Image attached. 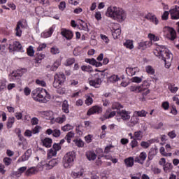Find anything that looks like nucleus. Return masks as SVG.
<instances>
[{
  "mask_svg": "<svg viewBox=\"0 0 179 179\" xmlns=\"http://www.w3.org/2000/svg\"><path fill=\"white\" fill-rule=\"evenodd\" d=\"M168 136H169L171 139H174V138H176L177 134H176V131L173 130L171 131H169L168 133Z\"/></svg>",
  "mask_w": 179,
  "mask_h": 179,
  "instance_id": "e2e57ef3",
  "label": "nucleus"
},
{
  "mask_svg": "<svg viewBox=\"0 0 179 179\" xmlns=\"http://www.w3.org/2000/svg\"><path fill=\"white\" fill-rule=\"evenodd\" d=\"M159 152L162 156H164L165 157H170L172 156L171 152H166V149H164V147H161L159 149Z\"/></svg>",
  "mask_w": 179,
  "mask_h": 179,
  "instance_id": "c9c22d12",
  "label": "nucleus"
},
{
  "mask_svg": "<svg viewBox=\"0 0 179 179\" xmlns=\"http://www.w3.org/2000/svg\"><path fill=\"white\" fill-rule=\"evenodd\" d=\"M163 170L165 173H170L173 170V164L167 162L163 166Z\"/></svg>",
  "mask_w": 179,
  "mask_h": 179,
  "instance_id": "bb28decb",
  "label": "nucleus"
},
{
  "mask_svg": "<svg viewBox=\"0 0 179 179\" xmlns=\"http://www.w3.org/2000/svg\"><path fill=\"white\" fill-rule=\"evenodd\" d=\"M154 54L164 62L165 66L166 68H170L171 65V61H173V54L170 52V50L166 48L164 45L158 46L155 50Z\"/></svg>",
  "mask_w": 179,
  "mask_h": 179,
  "instance_id": "f257e3e1",
  "label": "nucleus"
},
{
  "mask_svg": "<svg viewBox=\"0 0 179 179\" xmlns=\"http://www.w3.org/2000/svg\"><path fill=\"white\" fill-rule=\"evenodd\" d=\"M6 79L2 78L0 80V92H3L6 89Z\"/></svg>",
  "mask_w": 179,
  "mask_h": 179,
  "instance_id": "473e14b6",
  "label": "nucleus"
},
{
  "mask_svg": "<svg viewBox=\"0 0 179 179\" xmlns=\"http://www.w3.org/2000/svg\"><path fill=\"white\" fill-rule=\"evenodd\" d=\"M140 159H141V161L143 163L146 160V157H148V155L145 152H142L139 155Z\"/></svg>",
  "mask_w": 179,
  "mask_h": 179,
  "instance_id": "bf43d9fd",
  "label": "nucleus"
},
{
  "mask_svg": "<svg viewBox=\"0 0 179 179\" xmlns=\"http://www.w3.org/2000/svg\"><path fill=\"white\" fill-rule=\"evenodd\" d=\"M54 79L57 80L60 83H64L66 80V77L63 73H57L55 75Z\"/></svg>",
  "mask_w": 179,
  "mask_h": 179,
  "instance_id": "f3484780",
  "label": "nucleus"
},
{
  "mask_svg": "<svg viewBox=\"0 0 179 179\" xmlns=\"http://www.w3.org/2000/svg\"><path fill=\"white\" fill-rule=\"evenodd\" d=\"M106 15L108 17H110L117 22H124L127 19V13L125 11L115 6H110L107 8Z\"/></svg>",
  "mask_w": 179,
  "mask_h": 179,
  "instance_id": "f03ea898",
  "label": "nucleus"
},
{
  "mask_svg": "<svg viewBox=\"0 0 179 179\" xmlns=\"http://www.w3.org/2000/svg\"><path fill=\"white\" fill-rule=\"evenodd\" d=\"M71 129H73V126H72L69 124H67L62 127V131H64V132L71 131Z\"/></svg>",
  "mask_w": 179,
  "mask_h": 179,
  "instance_id": "c03bdc74",
  "label": "nucleus"
},
{
  "mask_svg": "<svg viewBox=\"0 0 179 179\" xmlns=\"http://www.w3.org/2000/svg\"><path fill=\"white\" fill-rule=\"evenodd\" d=\"M112 35L113 38H119L120 36H121V29L120 28L115 29L113 32H112Z\"/></svg>",
  "mask_w": 179,
  "mask_h": 179,
  "instance_id": "72a5a7b5",
  "label": "nucleus"
},
{
  "mask_svg": "<svg viewBox=\"0 0 179 179\" xmlns=\"http://www.w3.org/2000/svg\"><path fill=\"white\" fill-rule=\"evenodd\" d=\"M51 54H53V55H56V54H59V49L57 47H52L50 49Z\"/></svg>",
  "mask_w": 179,
  "mask_h": 179,
  "instance_id": "6e6d98bb",
  "label": "nucleus"
},
{
  "mask_svg": "<svg viewBox=\"0 0 179 179\" xmlns=\"http://www.w3.org/2000/svg\"><path fill=\"white\" fill-rule=\"evenodd\" d=\"M86 157L90 162H94L97 159V154L93 150H89L86 152Z\"/></svg>",
  "mask_w": 179,
  "mask_h": 179,
  "instance_id": "2eb2a0df",
  "label": "nucleus"
},
{
  "mask_svg": "<svg viewBox=\"0 0 179 179\" xmlns=\"http://www.w3.org/2000/svg\"><path fill=\"white\" fill-rule=\"evenodd\" d=\"M42 115L45 120H53L54 119V112L51 110L43 112Z\"/></svg>",
  "mask_w": 179,
  "mask_h": 179,
  "instance_id": "5701e85b",
  "label": "nucleus"
},
{
  "mask_svg": "<svg viewBox=\"0 0 179 179\" xmlns=\"http://www.w3.org/2000/svg\"><path fill=\"white\" fill-rule=\"evenodd\" d=\"M134 157H129L124 159V164H126V167H132L134 166Z\"/></svg>",
  "mask_w": 179,
  "mask_h": 179,
  "instance_id": "393cba45",
  "label": "nucleus"
},
{
  "mask_svg": "<svg viewBox=\"0 0 179 179\" xmlns=\"http://www.w3.org/2000/svg\"><path fill=\"white\" fill-rule=\"evenodd\" d=\"M62 110L66 114H68L69 113V105L68 104L67 101H64L63 102Z\"/></svg>",
  "mask_w": 179,
  "mask_h": 179,
  "instance_id": "e433bc0d",
  "label": "nucleus"
},
{
  "mask_svg": "<svg viewBox=\"0 0 179 179\" xmlns=\"http://www.w3.org/2000/svg\"><path fill=\"white\" fill-rule=\"evenodd\" d=\"M38 171L37 170V168H36V167H31V168L28 169L26 171L25 174L27 176H33V174H36V173Z\"/></svg>",
  "mask_w": 179,
  "mask_h": 179,
  "instance_id": "a878e982",
  "label": "nucleus"
},
{
  "mask_svg": "<svg viewBox=\"0 0 179 179\" xmlns=\"http://www.w3.org/2000/svg\"><path fill=\"white\" fill-rule=\"evenodd\" d=\"M85 62H87V64H90V65H93L94 66V65L96 64V59H85Z\"/></svg>",
  "mask_w": 179,
  "mask_h": 179,
  "instance_id": "680f3d73",
  "label": "nucleus"
},
{
  "mask_svg": "<svg viewBox=\"0 0 179 179\" xmlns=\"http://www.w3.org/2000/svg\"><path fill=\"white\" fill-rule=\"evenodd\" d=\"M170 15V12L169 11H165L162 15V20H168L169 19V15Z\"/></svg>",
  "mask_w": 179,
  "mask_h": 179,
  "instance_id": "0e129e2a",
  "label": "nucleus"
},
{
  "mask_svg": "<svg viewBox=\"0 0 179 179\" xmlns=\"http://www.w3.org/2000/svg\"><path fill=\"white\" fill-rule=\"evenodd\" d=\"M143 138V133L142 131H135L134 134V139L141 141Z\"/></svg>",
  "mask_w": 179,
  "mask_h": 179,
  "instance_id": "cd10ccee",
  "label": "nucleus"
},
{
  "mask_svg": "<svg viewBox=\"0 0 179 179\" xmlns=\"http://www.w3.org/2000/svg\"><path fill=\"white\" fill-rule=\"evenodd\" d=\"M31 97L35 101L47 103L51 99V95L45 89L38 87L31 92Z\"/></svg>",
  "mask_w": 179,
  "mask_h": 179,
  "instance_id": "7ed1b4c3",
  "label": "nucleus"
},
{
  "mask_svg": "<svg viewBox=\"0 0 179 179\" xmlns=\"http://www.w3.org/2000/svg\"><path fill=\"white\" fill-rule=\"evenodd\" d=\"M85 104L87 106H91V104H93V98L90 96H87L85 99Z\"/></svg>",
  "mask_w": 179,
  "mask_h": 179,
  "instance_id": "13d9d810",
  "label": "nucleus"
},
{
  "mask_svg": "<svg viewBox=\"0 0 179 179\" xmlns=\"http://www.w3.org/2000/svg\"><path fill=\"white\" fill-rule=\"evenodd\" d=\"M131 81L133 82V83H141V82H142V77H138V76L133 77L131 79Z\"/></svg>",
  "mask_w": 179,
  "mask_h": 179,
  "instance_id": "3c124183",
  "label": "nucleus"
},
{
  "mask_svg": "<svg viewBox=\"0 0 179 179\" xmlns=\"http://www.w3.org/2000/svg\"><path fill=\"white\" fill-rule=\"evenodd\" d=\"M124 45L129 50H134V41H132V40H127L124 42Z\"/></svg>",
  "mask_w": 179,
  "mask_h": 179,
  "instance_id": "c85d7f7f",
  "label": "nucleus"
},
{
  "mask_svg": "<svg viewBox=\"0 0 179 179\" xmlns=\"http://www.w3.org/2000/svg\"><path fill=\"white\" fill-rule=\"evenodd\" d=\"M95 153H96V157H98L99 160H100V159H101V157H104V152L103 151V149H101V148H96Z\"/></svg>",
  "mask_w": 179,
  "mask_h": 179,
  "instance_id": "7c9ffc66",
  "label": "nucleus"
},
{
  "mask_svg": "<svg viewBox=\"0 0 179 179\" xmlns=\"http://www.w3.org/2000/svg\"><path fill=\"white\" fill-rule=\"evenodd\" d=\"M121 108H124V106L122 105H121V103H118V102H113L112 103V109L113 110H117V111H119V110H121Z\"/></svg>",
  "mask_w": 179,
  "mask_h": 179,
  "instance_id": "2f4dec72",
  "label": "nucleus"
},
{
  "mask_svg": "<svg viewBox=\"0 0 179 179\" xmlns=\"http://www.w3.org/2000/svg\"><path fill=\"white\" fill-rule=\"evenodd\" d=\"M52 136H55V138H58L61 136V131L58 129H55L53 131Z\"/></svg>",
  "mask_w": 179,
  "mask_h": 179,
  "instance_id": "052dcab7",
  "label": "nucleus"
},
{
  "mask_svg": "<svg viewBox=\"0 0 179 179\" xmlns=\"http://www.w3.org/2000/svg\"><path fill=\"white\" fill-rule=\"evenodd\" d=\"M57 152L55 151V150L51 148L48 153V157L51 158L53 156H57Z\"/></svg>",
  "mask_w": 179,
  "mask_h": 179,
  "instance_id": "603ef678",
  "label": "nucleus"
},
{
  "mask_svg": "<svg viewBox=\"0 0 179 179\" xmlns=\"http://www.w3.org/2000/svg\"><path fill=\"white\" fill-rule=\"evenodd\" d=\"M63 84H64L63 83H60L59 81L54 78L53 87H55V89H57L58 87H61V85Z\"/></svg>",
  "mask_w": 179,
  "mask_h": 179,
  "instance_id": "5fc2aeb1",
  "label": "nucleus"
},
{
  "mask_svg": "<svg viewBox=\"0 0 179 179\" xmlns=\"http://www.w3.org/2000/svg\"><path fill=\"white\" fill-rule=\"evenodd\" d=\"M146 19H148V20H150V22H152V23H153L156 26L159 24V20L157 19V17H156V15L153 14H148L146 16Z\"/></svg>",
  "mask_w": 179,
  "mask_h": 179,
  "instance_id": "412c9836",
  "label": "nucleus"
},
{
  "mask_svg": "<svg viewBox=\"0 0 179 179\" xmlns=\"http://www.w3.org/2000/svg\"><path fill=\"white\" fill-rule=\"evenodd\" d=\"M35 10L37 15H38L39 16L44 13V9H43L41 7L36 8Z\"/></svg>",
  "mask_w": 179,
  "mask_h": 179,
  "instance_id": "774afa93",
  "label": "nucleus"
},
{
  "mask_svg": "<svg viewBox=\"0 0 179 179\" xmlns=\"http://www.w3.org/2000/svg\"><path fill=\"white\" fill-rule=\"evenodd\" d=\"M9 48L13 51H22L23 50V47L19 41H14L13 44H10Z\"/></svg>",
  "mask_w": 179,
  "mask_h": 179,
  "instance_id": "f8f14e48",
  "label": "nucleus"
},
{
  "mask_svg": "<svg viewBox=\"0 0 179 179\" xmlns=\"http://www.w3.org/2000/svg\"><path fill=\"white\" fill-rule=\"evenodd\" d=\"M92 139H93V135L92 134H88L85 137V141L87 143H91Z\"/></svg>",
  "mask_w": 179,
  "mask_h": 179,
  "instance_id": "4d7b16f0",
  "label": "nucleus"
},
{
  "mask_svg": "<svg viewBox=\"0 0 179 179\" xmlns=\"http://www.w3.org/2000/svg\"><path fill=\"white\" fill-rule=\"evenodd\" d=\"M81 71L83 72H93V69L90 66H82Z\"/></svg>",
  "mask_w": 179,
  "mask_h": 179,
  "instance_id": "49530a36",
  "label": "nucleus"
},
{
  "mask_svg": "<svg viewBox=\"0 0 179 179\" xmlns=\"http://www.w3.org/2000/svg\"><path fill=\"white\" fill-rule=\"evenodd\" d=\"M61 34L63 35V36L65 37L66 40H71L72 37H73V34L72 31L66 29H62Z\"/></svg>",
  "mask_w": 179,
  "mask_h": 179,
  "instance_id": "aec40b11",
  "label": "nucleus"
},
{
  "mask_svg": "<svg viewBox=\"0 0 179 179\" xmlns=\"http://www.w3.org/2000/svg\"><path fill=\"white\" fill-rule=\"evenodd\" d=\"M66 121V116L65 115H62L60 117H58L55 119V122L58 124H62Z\"/></svg>",
  "mask_w": 179,
  "mask_h": 179,
  "instance_id": "4c0bfd02",
  "label": "nucleus"
},
{
  "mask_svg": "<svg viewBox=\"0 0 179 179\" xmlns=\"http://www.w3.org/2000/svg\"><path fill=\"white\" fill-rule=\"evenodd\" d=\"M145 72H147L148 75H155V71L152 66L148 65L145 66Z\"/></svg>",
  "mask_w": 179,
  "mask_h": 179,
  "instance_id": "ea45409f",
  "label": "nucleus"
},
{
  "mask_svg": "<svg viewBox=\"0 0 179 179\" xmlns=\"http://www.w3.org/2000/svg\"><path fill=\"white\" fill-rule=\"evenodd\" d=\"M22 76H23V73H22V71H14L8 75V79L10 82H13V80H16V79H19V78Z\"/></svg>",
  "mask_w": 179,
  "mask_h": 179,
  "instance_id": "9d476101",
  "label": "nucleus"
},
{
  "mask_svg": "<svg viewBox=\"0 0 179 179\" xmlns=\"http://www.w3.org/2000/svg\"><path fill=\"white\" fill-rule=\"evenodd\" d=\"M27 54L29 57L34 56V48L33 46H29L27 50Z\"/></svg>",
  "mask_w": 179,
  "mask_h": 179,
  "instance_id": "09e8293b",
  "label": "nucleus"
},
{
  "mask_svg": "<svg viewBox=\"0 0 179 179\" xmlns=\"http://www.w3.org/2000/svg\"><path fill=\"white\" fill-rule=\"evenodd\" d=\"M150 141H142L141 143V146L144 149H148L149 146H150Z\"/></svg>",
  "mask_w": 179,
  "mask_h": 179,
  "instance_id": "864d4df0",
  "label": "nucleus"
},
{
  "mask_svg": "<svg viewBox=\"0 0 179 179\" xmlns=\"http://www.w3.org/2000/svg\"><path fill=\"white\" fill-rule=\"evenodd\" d=\"M148 37H150V38L152 41H159V37H157L155 34H150L148 35Z\"/></svg>",
  "mask_w": 179,
  "mask_h": 179,
  "instance_id": "338daca9",
  "label": "nucleus"
},
{
  "mask_svg": "<svg viewBox=\"0 0 179 179\" xmlns=\"http://www.w3.org/2000/svg\"><path fill=\"white\" fill-rule=\"evenodd\" d=\"M83 176V169H81L78 172H72L71 176L73 178H79V177H82Z\"/></svg>",
  "mask_w": 179,
  "mask_h": 179,
  "instance_id": "79ce46f5",
  "label": "nucleus"
},
{
  "mask_svg": "<svg viewBox=\"0 0 179 179\" xmlns=\"http://www.w3.org/2000/svg\"><path fill=\"white\" fill-rule=\"evenodd\" d=\"M169 13L171 19L173 20L179 19V6H175L174 7H172L169 10Z\"/></svg>",
  "mask_w": 179,
  "mask_h": 179,
  "instance_id": "0eeeda50",
  "label": "nucleus"
},
{
  "mask_svg": "<svg viewBox=\"0 0 179 179\" xmlns=\"http://www.w3.org/2000/svg\"><path fill=\"white\" fill-rule=\"evenodd\" d=\"M36 83L42 87H45L47 86V83H45V81L43 80L37 79L36 80Z\"/></svg>",
  "mask_w": 179,
  "mask_h": 179,
  "instance_id": "de8ad7c7",
  "label": "nucleus"
},
{
  "mask_svg": "<svg viewBox=\"0 0 179 179\" xmlns=\"http://www.w3.org/2000/svg\"><path fill=\"white\" fill-rule=\"evenodd\" d=\"M134 114L136 115V117H146L148 115V112L145 110H141L140 111H134Z\"/></svg>",
  "mask_w": 179,
  "mask_h": 179,
  "instance_id": "c756f323",
  "label": "nucleus"
},
{
  "mask_svg": "<svg viewBox=\"0 0 179 179\" xmlns=\"http://www.w3.org/2000/svg\"><path fill=\"white\" fill-rule=\"evenodd\" d=\"M27 170V166H22L18 169L17 171H13L12 172V176H15V177H20L24 171Z\"/></svg>",
  "mask_w": 179,
  "mask_h": 179,
  "instance_id": "6ab92c4d",
  "label": "nucleus"
},
{
  "mask_svg": "<svg viewBox=\"0 0 179 179\" xmlns=\"http://www.w3.org/2000/svg\"><path fill=\"white\" fill-rule=\"evenodd\" d=\"M73 64H75V58L71 57L66 59L65 65L66 66H70V65H73Z\"/></svg>",
  "mask_w": 179,
  "mask_h": 179,
  "instance_id": "8fccbe9b",
  "label": "nucleus"
},
{
  "mask_svg": "<svg viewBox=\"0 0 179 179\" xmlns=\"http://www.w3.org/2000/svg\"><path fill=\"white\" fill-rule=\"evenodd\" d=\"M3 163L6 165V166H10L11 163H12V159L9 158V157H5L3 159Z\"/></svg>",
  "mask_w": 179,
  "mask_h": 179,
  "instance_id": "69168bd1",
  "label": "nucleus"
},
{
  "mask_svg": "<svg viewBox=\"0 0 179 179\" xmlns=\"http://www.w3.org/2000/svg\"><path fill=\"white\" fill-rule=\"evenodd\" d=\"M15 124V117H11L8 119V122H7V127L8 128H12V125Z\"/></svg>",
  "mask_w": 179,
  "mask_h": 179,
  "instance_id": "a18cd8bd",
  "label": "nucleus"
},
{
  "mask_svg": "<svg viewBox=\"0 0 179 179\" xmlns=\"http://www.w3.org/2000/svg\"><path fill=\"white\" fill-rule=\"evenodd\" d=\"M54 33V28L50 27L48 31H45L41 34V37L43 38H48V37H51L52 34Z\"/></svg>",
  "mask_w": 179,
  "mask_h": 179,
  "instance_id": "4be33fe9",
  "label": "nucleus"
},
{
  "mask_svg": "<svg viewBox=\"0 0 179 179\" xmlns=\"http://www.w3.org/2000/svg\"><path fill=\"white\" fill-rule=\"evenodd\" d=\"M75 160V152H67L63 158L64 166L65 169H69L73 164Z\"/></svg>",
  "mask_w": 179,
  "mask_h": 179,
  "instance_id": "20e7f679",
  "label": "nucleus"
},
{
  "mask_svg": "<svg viewBox=\"0 0 179 179\" xmlns=\"http://www.w3.org/2000/svg\"><path fill=\"white\" fill-rule=\"evenodd\" d=\"M74 137H75V133L70 131L66 135L65 139L66 141H67L68 143H71V141H72V138H74Z\"/></svg>",
  "mask_w": 179,
  "mask_h": 179,
  "instance_id": "f704fd0d",
  "label": "nucleus"
},
{
  "mask_svg": "<svg viewBox=\"0 0 179 179\" xmlns=\"http://www.w3.org/2000/svg\"><path fill=\"white\" fill-rule=\"evenodd\" d=\"M73 142L78 148H83L85 146V142H83L82 139H75Z\"/></svg>",
  "mask_w": 179,
  "mask_h": 179,
  "instance_id": "a19ab883",
  "label": "nucleus"
},
{
  "mask_svg": "<svg viewBox=\"0 0 179 179\" xmlns=\"http://www.w3.org/2000/svg\"><path fill=\"white\" fill-rule=\"evenodd\" d=\"M139 122V117L136 116L134 113L131 117L129 121L126 122L127 127H129V128H132L136 125Z\"/></svg>",
  "mask_w": 179,
  "mask_h": 179,
  "instance_id": "6e6552de",
  "label": "nucleus"
},
{
  "mask_svg": "<svg viewBox=\"0 0 179 179\" xmlns=\"http://www.w3.org/2000/svg\"><path fill=\"white\" fill-rule=\"evenodd\" d=\"M168 38L169 40H171L173 41V40H176V38L177 37V34L176 33V30L173 28H169L168 29V34H167Z\"/></svg>",
  "mask_w": 179,
  "mask_h": 179,
  "instance_id": "a211bd4d",
  "label": "nucleus"
},
{
  "mask_svg": "<svg viewBox=\"0 0 179 179\" xmlns=\"http://www.w3.org/2000/svg\"><path fill=\"white\" fill-rule=\"evenodd\" d=\"M41 142L45 148H51L52 145V139L50 138H45L41 140Z\"/></svg>",
  "mask_w": 179,
  "mask_h": 179,
  "instance_id": "b1692460",
  "label": "nucleus"
},
{
  "mask_svg": "<svg viewBox=\"0 0 179 179\" xmlns=\"http://www.w3.org/2000/svg\"><path fill=\"white\" fill-rule=\"evenodd\" d=\"M139 72V68L138 67H127L126 68V73L129 76H134L136 75V73Z\"/></svg>",
  "mask_w": 179,
  "mask_h": 179,
  "instance_id": "dca6fc26",
  "label": "nucleus"
},
{
  "mask_svg": "<svg viewBox=\"0 0 179 179\" xmlns=\"http://www.w3.org/2000/svg\"><path fill=\"white\" fill-rule=\"evenodd\" d=\"M130 92H134V93H142L146 90V87L145 84H142L139 86L131 85L129 87Z\"/></svg>",
  "mask_w": 179,
  "mask_h": 179,
  "instance_id": "1a4fd4ad",
  "label": "nucleus"
},
{
  "mask_svg": "<svg viewBox=\"0 0 179 179\" xmlns=\"http://www.w3.org/2000/svg\"><path fill=\"white\" fill-rule=\"evenodd\" d=\"M22 29H24V25L23 24V21L20 20L17 22L15 28V35L17 37H22Z\"/></svg>",
  "mask_w": 179,
  "mask_h": 179,
  "instance_id": "9b49d317",
  "label": "nucleus"
},
{
  "mask_svg": "<svg viewBox=\"0 0 179 179\" xmlns=\"http://www.w3.org/2000/svg\"><path fill=\"white\" fill-rule=\"evenodd\" d=\"M117 114L118 116L116 117V120L117 121H118V122H121V120H122V121H129V120H131V112L129 111H127L124 109L122 110H119L117 111Z\"/></svg>",
  "mask_w": 179,
  "mask_h": 179,
  "instance_id": "39448f33",
  "label": "nucleus"
},
{
  "mask_svg": "<svg viewBox=\"0 0 179 179\" xmlns=\"http://www.w3.org/2000/svg\"><path fill=\"white\" fill-rule=\"evenodd\" d=\"M58 159H53L52 160H45L42 161L41 164L43 167V169H45V170H51L53 167H55L58 164Z\"/></svg>",
  "mask_w": 179,
  "mask_h": 179,
  "instance_id": "423d86ee",
  "label": "nucleus"
},
{
  "mask_svg": "<svg viewBox=\"0 0 179 179\" xmlns=\"http://www.w3.org/2000/svg\"><path fill=\"white\" fill-rule=\"evenodd\" d=\"M109 82H111V83H115V82H118L120 80V78L117 75H112L108 78Z\"/></svg>",
  "mask_w": 179,
  "mask_h": 179,
  "instance_id": "37998d69",
  "label": "nucleus"
},
{
  "mask_svg": "<svg viewBox=\"0 0 179 179\" xmlns=\"http://www.w3.org/2000/svg\"><path fill=\"white\" fill-rule=\"evenodd\" d=\"M101 78L96 77L95 79L90 80L89 81L90 85L92 86V87H99L101 86Z\"/></svg>",
  "mask_w": 179,
  "mask_h": 179,
  "instance_id": "4468645a",
  "label": "nucleus"
},
{
  "mask_svg": "<svg viewBox=\"0 0 179 179\" xmlns=\"http://www.w3.org/2000/svg\"><path fill=\"white\" fill-rule=\"evenodd\" d=\"M61 66V61L56 60L53 65L51 66L50 70L55 71L57 69H58V67Z\"/></svg>",
  "mask_w": 179,
  "mask_h": 179,
  "instance_id": "58836bf2",
  "label": "nucleus"
},
{
  "mask_svg": "<svg viewBox=\"0 0 179 179\" xmlns=\"http://www.w3.org/2000/svg\"><path fill=\"white\" fill-rule=\"evenodd\" d=\"M103 111L101 107L95 106L91 108L87 113V115H92V114H100Z\"/></svg>",
  "mask_w": 179,
  "mask_h": 179,
  "instance_id": "ddd939ff",
  "label": "nucleus"
}]
</instances>
